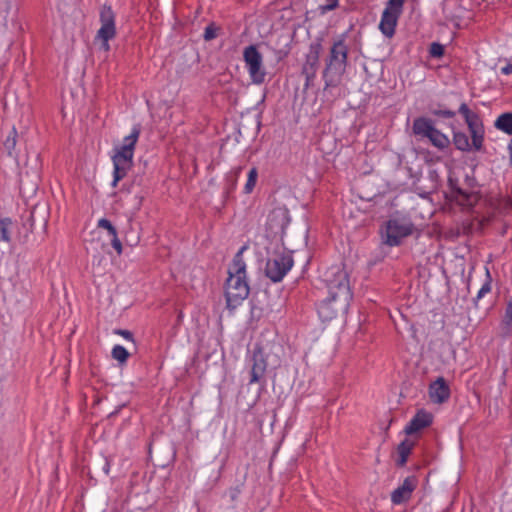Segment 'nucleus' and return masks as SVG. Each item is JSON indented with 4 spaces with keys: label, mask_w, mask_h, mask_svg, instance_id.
Listing matches in <instances>:
<instances>
[{
    "label": "nucleus",
    "mask_w": 512,
    "mask_h": 512,
    "mask_svg": "<svg viewBox=\"0 0 512 512\" xmlns=\"http://www.w3.org/2000/svg\"><path fill=\"white\" fill-rule=\"evenodd\" d=\"M293 264L294 260L291 250L283 248L282 251H275L272 256L267 259L265 275L274 283L280 282L291 270Z\"/></svg>",
    "instance_id": "nucleus-7"
},
{
    "label": "nucleus",
    "mask_w": 512,
    "mask_h": 512,
    "mask_svg": "<svg viewBox=\"0 0 512 512\" xmlns=\"http://www.w3.org/2000/svg\"><path fill=\"white\" fill-rule=\"evenodd\" d=\"M16 137L17 132L15 128H12L10 134L7 136L6 140L4 141V147L8 151V153L11 155L12 150H14L16 146Z\"/></svg>",
    "instance_id": "nucleus-33"
},
{
    "label": "nucleus",
    "mask_w": 512,
    "mask_h": 512,
    "mask_svg": "<svg viewBox=\"0 0 512 512\" xmlns=\"http://www.w3.org/2000/svg\"><path fill=\"white\" fill-rule=\"evenodd\" d=\"M501 72L505 75L512 74V64H507L501 69Z\"/></svg>",
    "instance_id": "nucleus-44"
},
{
    "label": "nucleus",
    "mask_w": 512,
    "mask_h": 512,
    "mask_svg": "<svg viewBox=\"0 0 512 512\" xmlns=\"http://www.w3.org/2000/svg\"><path fill=\"white\" fill-rule=\"evenodd\" d=\"M430 181L433 183L432 185V190H434L436 188V181H437V178H438V174L435 170H431L429 171V175H428Z\"/></svg>",
    "instance_id": "nucleus-41"
},
{
    "label": "nucleus",
    "mask_w": 512,
    "mask_h": 512,
    "mask_svg": "<svg viewBox=\"0 0 512 512\" xmlns=\"http://www.w3.org/2000/svg\"><path fill=\"white\" fill-rule=\"evenodd\" d=\"M327 3L325 5L319 6L320 14L324 15L329 11L335 10L339 7V0H326Z\"/></svg>",
    "instance_id": "nucleus-38"
},
{
    "label": "nucleus",
    "mask_w": 512,
    "mask_h": 512,
    "mask_svg": "<svg viewBox=\"0 0 512 512\" xmlns=\"http://www.w3.org/2000/svg\"><path fill=\"white\" fill-rule=\"evenodd\" d=\"M418 486V479L416 476H408L404 479L403 483L391 493V501L395 505L402 504L408 501L413 491Z\"/></svg>",
    "instance_id": "nucleus-15"
},
{
    "label": "nucleus",
    "mask_w": 512,
    "mask_h": 512,
    "mask_svg": "<svg viewBox=\"0 0 512 512\" xmlns=\"http://www.w3.org/2000/svg\"><path fill=\"white\" fill-rule=\"evenodd\" d=\"M328 296L317 307L322 321L334 319L340 311L346 310L352 299L348 273L340 266L328 268L323 275Z\"/></svg>",
    "instance_id": "nucleus-1"
},
{
    "label": "nucleus",
    "mask_w": 512,
    "mask_h": 512,
    "mask_svg": "<svg viewBox=\"0 0 512 512\" xmlns=\"http://www.w3.org/2000/svg\"><path fill=\"white\" fill-rule=\"evenodd\" d=\"M114 333L124 337L126 340H129L133 344H135V339H134L133 333L131 331L125 330V329H115Z\"/></svg>",
    "instance_id": "nucleus-39"
},
{
    "label": "nucleus",
    "mask_w": 512,
    "mask_h": 512,
    "mask_svg": "<svg viewBox=\"0 0 512 512\" xmlns=\"http://www.w3.org/2000/svg\"><path fill=\"white\" fill-rule=\"evenodd\" d=\"M427 139H429V141L431 142V144L434 147H436L440 150H444V149L448 148L450 145L449 138L444 133H442L440 130H438L436 127L434 128L430 137H428Z\"/></svg>",
    "instance_id": "nucleus-24"
},
{
    "label": "nucleus",
    "mask_w": 512,
    "mask_h": 512,
    "mask_svg": "<svg viewBox=\"0 0 512 512\" xmlns=\"http://www.w3.org/2000/svg\"><path fill=\"white\" fill-rule=\"evenodd\" d=\"M429 397L433 403H444L450 397V388L443 377H438L429 386Z\"/></svg>",
    "instance_id": "nucleus-16"
},
{
    "label": "nucleus",
    "mask_w": 512,
    "mask_h": 512,
    "mask_svg": "<svg viewBox=\"0 0 512 512\" xmlns=\"http://www.w3.org/2000/svg\"><path fill=\"white\" fill-rule=\"evenodd\" d=\"M239 491L237 489L231 490V499L235 500L238 496Z\"/></svg>",
    "instance_id": "nucleus-45"
},
{
    "label": "nucleus",
    "mask_w": 512,
    "mask_h": 512,
    "mask_svg": "<svg viewBox=\"0 0 512 512\" xmlns=\"http://www.w3.org/2000/svg\"><path fill=\"white\" fill-rule=\"evenodd\" d=\"M242 172V167L238 166L234 169H232L225 178V187H224V193L227 197L231 195V193L235 190L237 185L238 177L240 176Z\"/></svg>",
    "instance_id": "nucleus-23"
},
{
    "label": "nucleus",
    "mask_w": 512,
    "mask_h": 512,
    "mask_svg": "<svg viewBox=\"0 0 512 512\" xmlns=\"http://www.w3.org/2000/svg\"><path fill=\"white\" fill-rule=\"evenodd\" d=\"M219 28L215 25V23H210L204 31L203 38L205 41H211L217 37V31Z\"/></svg>",
    "instance_id": "nucleus-35"
},
{
    "label": "nucleus",
    "mask_w": 512,
    "mask_h": 512,
    "mask_svg": "<svg viewBox=\"0 0 512 512\" xmlns=\"http://www.w3.org/2000/svg\"><path fill=\"white\" fill-rule=\"evenodd\" d=\"M503 330H505V334L508 335L511 333L512 329V301H509L506 305L505 314L502 320Z\"/></svg>",
    "instance_id": "nucleus-27"
},
{
    "label": "nucleus",
    "mask_w": 512,
    "mask_h": 512,
    "mask_svg": "<svg viewBox=\"0 0 512 512\" xmlns=\"http://www.w3.org/2000/svg\"><path fill=\"white\" fill-rule=\"evenodd\" d=\"M111 244L113 248L117 251V254L120 255L122 253V243L118 238V234H115V236H111Z\"/></svg>",
    "instance_id": "nucleus-40"
},
{
    "label": "nucleus",
    "mask_w": 512,
    "mask_h": 512,
    "mask_svg": "<svg viewBox=\"0 0 512 512\" xmlns=\"http://www.w3.org/2000/svg\"><path fill=\"white\" fill-rule=\"evenodd\" d=\"M13 222L11 218H0V240L4 242L11 241V229Z\"/></svg>",
    "instance_id": "nucleus-26"
},
{
    "label": "nucleus",
    "mask_w": 512,
    "mask_h": 512,
    "mask_svg": "<svg viewBox=\"0 0 512 512\" xmlns=\"http://www.w3.org/2000/svg\"><path fill=\"white\" fill-rule=\"evenodd\" d=\"M49 218V209L45 203L35 204L27 214L22 215V225L18 229V238L26 242L30 233L37 230L46 231Z\"/></svg>",
    "instance_id": "nucleus-5"
},
{
    "label": "nucleus",
    "mask_w": 512,
    "mask_h": 512,
    "mask_svg": "<svg viewBox=\"0 0 512 512\" xmlns=\"http://www.w3.org/2000/svg\"><path fill=\"white\" fill-rule=\"evenodd\" d=\"M400 14L384 10L382 13L379 29L383 35L391 38L395 34V28Z\"/></svg>",
    "instance_id": "nucleus-19"
},
{
    "label": "nucleus",
    "mask_w": 512,
    "mask_h": 512,
    "mask_svg": "<svg viewBox=\"0 0 512 512\" xmlns=\"http://www.w3.org/2000/svg\"><path fill=\"white\" fill-rule=\"evenodd\" d=\"M103 472L105 475H108L109 473V470H110V461L107 459V458H104L103 459Z\"/></svg>",
    "instance_id": "nucleus-43"
},
{
    "label": "nucleus",
    "mask_w": 512,
    "mask_h": 512,
    "mask_svg": "<svg viewBox=\"0 0 512 512\" xmlns=\"http://www.w3.org/2000/svg\"><path fill=\"white\" fill-rule=\"evenodd\" d=\"M415 443L414 441H411L409 439H404L397 447V452L399 455L398 460L396 461V465L399 467H403L407 460L409 455L411 454V451L414 447Z\"/></svg>",
    "instance_id": "nucleus-22"
},
{
    "label": "nucleus",
    "mask_w": 512,
    "mask_h": 512,
    "mask_svg": "<svg viewBox=\"0 0 512 512\" xmlns=\"http://www.w3.org/2000/svg\"><path fill=\"white\" fill-rule=\"evenodd\" d=\"M322 46L320 43H312L310 45L309 53L306 55L305 63L302 67L303 75L316 76V72L319 67L320 51Z\"/></svg>",
    "instance_id": "nucleus-17"
},
{
    "label": "nucleus",
    "mask_w": 512,
    "mask_h": 512,
    "mask_svg": "<svg viewBox=\"0 0 512 512\" xmlns=\"http://www.w3.org/2000/svg\"><path fill=\"white\" fill-rule=\"evenodd\" d=\"M458 112L464 117L465 122L468 126L472 142L470 143L469 138L464 132L453 133V144L456 149L468 152L472 148L475 151H482L484 142V126L480 116L472 112L466 103H462L459 107Z\"/></svg>",
    "instance_id": "nucleus-3"
},
{
    "label": "nucleus",
    "mask_w": 512,
    "mask_h": 512,
    "mask_svg": "<svg viewBox=\"0 0 512 512\" xmlns=\"http://www.w3.org/2000/svg\"><path fill=\"white\" fill-rule=\"evenodd\" d=\"M489 205L500 215H506L512 213V195H497L491 197Z\"/></svg>",
    "instance_id": "nucleus-20"
},
{
    "label": "nucleus",
    "mask_w": 512,
    "mask_h": 512,
    "mask_svg": "<svg viewBox=\"0 0 512 512\" xmlns=\"http://www.w3.org/2000/svg\"><path fill=\"white\" fill-rule=\"evenodd\" d=\"M494 126L508 135H512V112L501 114L495 121Z\"/></svg>",
    "instance_id": "nucleus-25"
},
{
    "label": "nucleus",
    "mask_w": 512,
    "mask_h": 512,
    "mask_svg": "<svg viewBox=\"0 0 512 512\" xmlns=\"http://www.w3.org/2000/svg\"><path fill=\"white\" fill-rule=\"evenodd\" d=\"M448 185L450 187L451 199L463 207L473 208L480 200V195L478 192H468L462 189L458 186L456 179L449 177Z\"/></svg>",
    "instance_id": "nucleus-13"
},
{
    "label": "nucleus",
    "mask_w": 512,
    "mask_h": 512,
    "mask_svg": "<svg viewBox=\"0 0 512 512\" xmlns=\"http://www.w3.org/2000/svg\"><path fill=\"white\" fill-rule=\"evenodd\" d=\"M508 150H509V155H510V162L512 164V138H511V141L508 145Z\"/></svg>",
    "instance_id": "nucleus-46"
},
{
    "label": "nucleus",
    "mask_w": 512,
    "mask_h": 512,
    "mask_svg": "<svg viewBox=\"0 0 512 512\" xmlns=\"http://www.w3.org/2000/svg\"><path fill=\"white\" fill-rule=\"evenodd\" d=\"M247 249L242 246L235 254L228 268L225 298L229 310L236 309L249 295L250 288L246 280V264L243 260V252Z\"/></svg>",
    "instance_id": "nucleus-2"
},
{
    "label": "nucleus",
    "mask_w": 512,
    "mask_h": 512,
    "mask_svg": "<svg viewBox=\"0 0 512 512\" xmlns=\"http://www.w3.org/2000/svg\"><path fill=\"white\" fill-rule=\"evenodd\" d=\"M345 39L346 33L340 35L330 48L323 70L325 89L337 87L341 83L348 64V46Z\"/></svg>",
    "instance_id": "nucleus-4"
},
{
    "label": "nucleus",
    "mask_w": 512,
    "mask_h": 512,
    "mask_svg": "<svg viewBox=\"0 0 512 512\" xmlns=\"http://www.w3.org/2000/svg\"><path fill=\"white\" fill-rule=\"evenodd\" d=\"M149 457L155 461V465L166 467L176 458V449L169 440L154 439L149 445Z\"/></svg>",
    "instance_id": "nucleus-10"
},
{
    "label": "nucleus",
    "mask_w": 512,
    "mask_h": 512,
    "mask_svg": "<svg viewBox=\"0 0 512 512\" xmlns=\"http://www.w3.org/2000/svg\"><path fill=\"white\" fill-rule=\"evenodd\" d=\"M257 177H258L257 169L255 167H253L248 173V179H247V182H246L245 188H244L245 193L249 194L252 192V190L254 189V187L256 185Z\"/></svg>",
    "instance_id": "nucleus-31"
},
{
    "label": "nucleus",
    "mask_w": 512,
    "mask_h": 512,
    "mask_svg": "<svg viewBox=\"0 0 512 512\" xmlns=\"http://www.w3.org/2000/svg\"><path fill=\"white\" fill-rule=\"evenodd\" d=\"M252 367L250 371L249 383H259L265 375L267 362L265 359L263 348L256 346L252 354Z\"/></svg>",
    "instance_id": "nucleus-14"
},
{
    "label": "nucleus",
    "mask_w": 512,
    "mask_h": 512,
    "mask_svg": "<svg viewBox=\"0 0 512 512\" xmlns=\"http://www.w3.org/2000/svg\"><path fill=\"white\" fill-rule=\"evenodd\" d=\"M140 133V124L134 125L130 135L124 138V143L115 148V154L112 156L113 166L132 168L134 150Z\"/></svg>",
    "instance_id": "nucleus-8"
},
{
    "label": "nucleus",
    "mask_w": 512,
    "mask_h": 512,
    "mask_svg": "<svg viewBox=\"0 0 512 512\" xmlns=\"http://www.w3.org/2000/svg\"><path fill=\"white\" fill-rule=\"evenodd\" d=\"M243 59L252 83L257 85L264 83L267 73L263 67V57L255 45L244 48Z\"/></svg>",
    "instance_id": "nucleus-9"
},
{
    "label": "nucleus",
    "mask_w": 512,
    "mask_h": 512,
    "mask_svg": "<svg viewBox=\"0 0 512 512\" xmlns=\"http://www.w3.org/2000/svg\"><path fill=\"white\" fill-rule=\"evenodd\" d=\"M98 227L106 229L110 237L117 234L116 228L112 225L111 221L106 218H102L98 221Z\"/></svg>",
    "instance_id": "nucleus-37"
},
{
    "label": "nucleus",
    "mask_w": 512,
    "mask_h": 512,
    "mask_svg": "<svg viewBox=\"0 0 512 512\" xmlns=\"http://www.w3.org/2000/svg\"><path fill=\"white\" fill-rule=\"evenodd\" d=\"M433 416L431 413L421 409L418 410L414 417L405 427V433L407 435H413L414 433L426 428L432 424Z\"/></svg>",
    "instance_id": "nucleus-18"
},
{
    "label": "nucleus",
    "mask_w": 512,
    "mask_h": 512,
    "mask_svg": "<svg viewBox=\"0 0 512 512\" xmlns=\"http://www.w3.org/2000/svg\"><path fill=\"white\" fill-rule=\"evenodd\" d=\"M429 112L438 117L450 119L456 115V112L447 108H444L441 104H438L437 107H430Z\"/></svg>",
    "instance_id": "nucleus-28"
},
{
    "label": "nucleus",
    "mask_w": 512,
    "mask_h": 512,
    "mask_svg": "<svg viewBox=\"0 0 512 512\" xmlns=\"http://www.w3.org/2000/svg\"><path fill=\"white\" fill-rule=\"evenodd\" d=\"M101 28L97 32V38L102 41L103 47L108 50V41L116 35L115 14L111 6L104 5L100 11Z\"/></svg>",
    "instance_id": "nucleus-11"
},
{
    "label": "nucleus",
    "mask_w": 512,
    "mask_h": 512,
    "mask_svg": "<svg viewBox=\"0 0 512 512\" xmlns=\"http://www.w3.org/2000/svg\"><path fill=\"white\" fill-rule=\"evenodd\" d=\"M444 52H445V48L442 44L433 42L430 45L429 53H430L431 57L440 58L444 55Z\"/></svg>",
    "instance_id": "nucleus-36"
},
{
    "label": "nucleus",
    "mask_w": 512,
    "mask_h": 512,
    "mask_svg": "<svg viewBox=\"0 0 512 512\" xmlns=\"http://www.w3.org/2000/svg\"><path fill=\"white\" fill-rule=\"evenodd\" d=\"M129 170L125 167L114 166L112 186L116 187L117 183L127 175Z\"/></svg>",
    "instance_id": "nucleus-34"
},
{
    "label": "nucleus",
    "mask_w": 512,
    "mask_h": 512,
    "mask_svg": "<svg viewBox=\"0 0 512 512\" xmlns=\"http://www.w3.org/2000/svg\"><path fill=\"white\" fill-rule=\"evenodd\" d=\"M305 76V84H304V90H307L310 86L313 85L314 83V79H315V75L311 76L310 75H304Z\"/></svg>",
    "instance_id": "nucleus-42"
},
{
    "label": "nucleus",
    "mask_w": 512,
    "mask_h": 512,
    "mask_svg": "<svg viewBox=\"0 0 512 512\" xmlns=\"http://www.w3.org/2000/svg\"><path fill=\"white\" fill-rule=\"evenodd\" d=\"M435 128L434 121L427 117L415 118L412 125V133L422 138L430 137Z\"/></svg>",
    "instance_id": "nucleus-21"
},
{
    "label": "nucleus",
    "mask_w": 512,
    "mask_h": 512,
    "mask_svg": "<svg viewBox=\"0 0 512 512\" xmlns=\"http://www.w3.org/2000/svg\"><path fill=\"white\" fill-rule=\"evenodd\" d=\"M290 222L288 209L285 207L274 208L267 217L266 230L274 237L280 236L283 241L285 229Z\"/></svg>",
    "instance_id": "nucleus-12"
},
{
    "label": "nucleus",
    "mask_w": 512,
    "mask_h": 512,
    "mask_svg": "<svg viewBox=\"0 0 512 512\" xmlns=\"http://www.w3.org/2000/svg\"><path fill=\"white\" fill-rule=\"evenodd\" d=\"M491 275L488 269H486V281L478 291L476 298L474 299L475 305L477 306L478 300H480L485 294L491 291Z\"/></svg>",
    "instance_id": "nucleus-30"
},
{
    "label": "nucleus",
    "mask_w": 512,
    "mask_h": 512,
    "mask_svg": "<svg viewBox=\"0 0 512 512\" xmlns=\"http://www.w3.org/2000/svg\"><path fill=\"white\" fill-rule=\"evenodd\" d=\"M112 357L117 360L120 364H123L129 358V352L126 348L121 345H115L112 349Z\"/></svg>",
    "instance_id": "nucleus-29"
},
{
    "label": "nucleus",
    "mask_w": 512,
    "mask_h": 512,
    "mask_svg": "<svg viewBox=\"0 0 512 512\" xmlns=\"http://www.w3.org/2000/svg\"><path fill=\"white\" fill-rule=\"evenodd\" d=\"M415 229V225L408 219H389L381 229L382 243L389 247L399 246L404 238L413 234Z\"/></svg>",
    "instance_id": "nucleus-6"
},
{
    "label": "nucleus",
    "mask_w": 512,
    "mask_h": 512,
    "mask_svg": "<svg viewBox=\"0 0 512 512\" xmlns=\"http://www.w3.org/2000/svg\"><path fill=\"white\" fill-rule=\"evenodd\" d=\"M404 2L405 0H388L384 10H389L390 12L401 15Z\"/></svg>",
    "instance_id": "nucleus-32"
}]
</instances>
